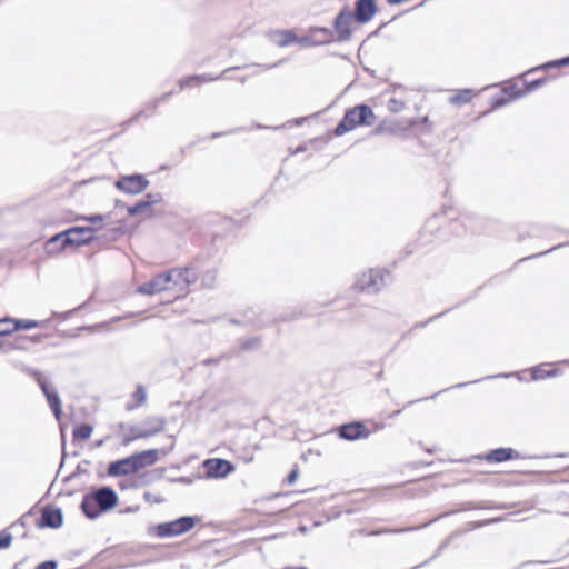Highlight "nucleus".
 <instances>
[{
  "label": "nucleus",
  "instance_id": "nucleus-1",
  "mask_svg": "<svg viewBox=\"0 0 569 569\" xmlns=\"http://www.w3.org/2000/svg\"><path fill=\"white\" fill-rule=\"evenodd\" d=\"M375 120L372 110L366 104H359L348 110L335 129L336 136H342L361 124L371 126Z\"/></svg>",
  "mask_w": 569,
  "mask_h": 569
},
{
  "label": "nucleus",
  "instance_id": "nucleus-2",
  "mask_svg": "<svg viewBox=\"0 0 569 569\" xmlns=\"http://www.w3.org/2000/svg\"><path fill=\"white\" fill-rule=\"evenodd\" d=\"M94 228L92 227H73L60 232L49 239L47 242L48 250L53 251L52 246L61 241V248L67 246H81L93 240Z\"/></svg>",
  "mask_w": 569,
  "mask_h": 569
},
{
  "label": "nucleus",
  "instance_id": "nucleus-3",
  "mask_svg": "<svg viewBox=\"0 0 569 569\" xmlns=\"http://www.w3.org/2000/svg\"><path fill=\"white\" fill-rule=\"evenodd\" d=\"M388 276L383 270L371 269L357 276L355 287L363 292L377 293L386 286Z\"/></svg>",
  "mask_w": 569,
  "mask_h": 569
},
{
  "label": "nucleus",
  "instance_id": "nucleus-4",
  "mask_svg": "<svg viewBox=\"0 0 569 569\" xmlns=\"http://www.w3.org/2000/svg\"><path fill=\"white\" fill-rule=\"evenodd\" d=\"M194 525V518L186 516L170 522L158 525L156 527V533L159 537H174L188 532Z\"/></svg>",
  "mask_w": 569,
  "mask_h": 569
},
{
  "label": "nucleus",
  "instance_id": "nucleus-5",
  "mask_svg": "<svg viewBox=\"0 0 569 569\" xmlns=\"http://www.w3.org/2000/svg\"><path fill=\"white\" fill-rule=\"evenodd\" d=\"M355 19L352 11L347 7L337 14L333 21L336 41L346 42L351 39Z\"/></svg>",
  "mask_w": 569,
  "mask_h": 569
},
{
  "label": "nucleus",
  "instance_id": "nucleus-6",
  "mask_svg": "<svg viewBox=\"0 0 569 569\" xmlns=\"http://www.w3.org/2000/svg\"><path fill=\"white\" fill-rule=\"evenodd\" d=\"M170 276L171 290L176 292H184L190 284L198 279V273L192 268H173L168 271Z\"/></svg>",
  "mask_w": 569,
  "mask_h": 569
},
{
  "label": "nucleus",
  "instance_id": "nucleus-7",
  "mask_svg": "<svg viewBox=\"0 0 569 569\" xmlns=\"http://www.w3.org/2000/svg\"><path fill=\"white\" fill-rule=\"evenodd\" d=\"M168 290H171L170 276L168 271L154 276L151 280L137 288V291L144 296H154Z\"/></svg>",
  "mask_w": 569,
  "mask_h": 569
},
{
  "label": "nucleus",
  "instance_id": "nucleus-8",
  "mask_svg": "<svg viewBox=\"0 0 569 569\" xmlns=\"http://www.w3.org/2000/svg\"><path fill=\"white\" fill-rule=\"evenodd\" d=\"M149 186V181L142 174L121 177L116 181V187L128 194H138Z\"/></svg>",
  "mask_w": 569,
  "mask_h": 569
},
{
  "label": "nucleus",
  "instance_id": "nucleus-9",
  "mask_svg": "<svg viewBox=\"0 0 569 569\" xmlns=\"http://www.w3.org/2000/svg\"><path fill=\"white\" fill-rule=\"evenodd\" d=\"M208 478H224L234 470V467L224 459H208L203 462Z\"/></svg>",
  "mask_w": 569,
  "mask_h": 569
},
{
  "label": "nucleus",
  "instance_id": "nucleus-10",
  "mask_svg": "<svg viewBox=\"0 0 569 569\" xmlns=\"http://www.w3.org/2000/svg\"><path fill=\"white\" fill-rule=\"evenodd\" d=\"M91 495L93 496L97 505H99V508L102 511L112 509L113 507H116L118 502L116 491L109 487H102Z\"/></svg>",
  "mask_w": 569,
  "mask_h": 569
},
{
  "label": "nucleus",
  "instance_id": "nucleus-11",
  "mask_svg": "<svg viewBox=\"0 0 569 569\" xmlns=\"http://www.w3.org/2000/svg\"><path fill=\"white\" fill-rule=\"evenodd\" d=\"M38 382L42 392L44 393L54 417L59 420L61 416V401L59 395L52 389L43 378H38Z\"/></svg>",
  "mask_w": 569,
  "mask_h": 569
},
{
  "label": "nucleus",
  "instance_id": "nucleus-12",
  "mask_svg": "<svg viewBox=\"0 0 569 569\" xmlns=\"http://www.w3.org/2000/svg\"><path fill=\"white\" fill-rule=\"evenodd\" d=\"M376 11L375 0H357L353 17L357 21L366 23L373 18Z\"/></svg>",
  "mask_w": 569,
  "mask_h": 569
},
{
  "label": "nucleus",
  "instance_id": "nucleus-13",
  "mask_svg": "<svg viewBox=\"0 0 569 569\" xmlns=\"http://www.w3.org/2000/svg\"><path fill=\"white\" fill-rule=\"evenodd\" d=\"M133 472H137V469L134 467V462L132 461L131 456H129L124 459L111 462L108 467V473L110 476H126V475H130Z\"/></svg>",
  "mask_w": 569,
  "mask_h": 569
},
{
  "label": "nucleus",
  "instance_id": "nucleus-14",
  "mask_svg": "<svg viewBox=\"0 0 569 569\" xmlns=\"http://www.w3.org/2000/svg\"><path fill=\"white\" fill-rule=\"evenodd\" d=\"M339 435L346 440H357L360 438H366L369 432L362 423L355 422L342 426L339 430Z\"/></svg>",
  "mask_w": 569,
  "mask_h": 569
},
{
  "label": "nucleus",
  "instance_id": "nucleus-15",
  "mask_svg": "<svg viewBox=\"0 0 569 569\" xmlns=\"http://www.w3.org/2000/svg\"><path fill=\"white\" fill-rule=\"evenodd\" d=\"M62 512L59 508H44L41 515V526L59 528L62 526Z\"/></svg>",
  "mask_w": 569,
  "mask_h": 569
},
{
  "label": "nucleus",
  "instance_id": "nucleus-16",
  "mask_svg": "<svg viewBox=\"0 0 569 569\" xmlns=\"http://www.w3.org/2000/svg\"><path fill=\"white\" fill-rule=\"evenodd\" d=\"M230 69H227L224 70L220 76H207V74H199V76H190V77H187L184 79H181L179 81V88L180 90H183L184 88H192V87H197V86H200L202 83H207V82H210V81H216V80H219L221 79L224 73H227Z\"/></svg>",
  "mask_w": 569,
  "mask_h": 569
},
{
  "label": "nucleus",
  "instance_id": "nucleus-17",
  "mask_svg": "<svg viewBox=\"0 0 569 569\" xmlns=\"http://www.w3.org/2000/svg\"><path fill=\"white\" fill-rule=\"evenodd\" d=\"M134 467L138 470L153 465L158 460V450L150 449L139 453L131 455Z\"/></svg>",
  "mask_w": 569,
  "mask_h": 569
},
{
  "label": "nucleus",
  "instance_id": "nucleus-18",
  "mask_svg": "<svg viewBox=\"0 0 569 569\" xmlns=\"http://www.w3.org/2000/svg\"><path fill=\"white\" fill-rule=\"evenodd\" d=\"M519 458V453L511 448H499L487 453L486 459L489 462H502Z\"/></svg>",
  "mask_w": 569,
  "mask_h": 569
},
{
  "label": "nucleus",
  "instance_id": "nucleus-19",
  "mask_svg": "<svg viewBox=\"0 0 569 569\" xmlns=\"http://www.w3.org/2000/svg\"><path fill=\"white\" fill-rule=\"evenodd\" d=\"M81 508L86 516L90 519H96L102 512L92 495H86L83 497Z\"/></svg>",
  "mask_w": 569,
  "mask_h": 569
},
{
  "label": "nucleus",
  "instance_id": "nucleus-20",
  "mask_svg": "<svg viewBox=\"0 0 569 569\" xmlns=\"http://www.w3.org/2000/svg\"><path fill=\"white\" fill-rule=\"evenodd\" d=\"M154 431L144 432L141 426L129 427L128 431L123 436V443H130L137 439H143L154 436Z\"/></svg>",
  "mask_w": 569,
  "mask_h": 569
},
{
  "label": "nucleus",
  "instance_id": "nucleus-21",
  "mask_svg": "<svg viewBox=\"0 0 569 569\" xmlns=\"http://www.w3.org/2000/svg\"><path fill=\"white\" fill-rule=\"evenodd\" d=\"M166 421L161 417H148L143 420L141 427L143 428L144 432H151L153 430L154 435L161 432L164 429Z\"/></svg>",
  "mask_w": 569,
  "mask_h": 569
},
{
  "label": "nucleus",
  "instance_id": "nucleus-22",
  "mask_svg": "<svg viewBox=\"0 0 569 569\" xmlns=\"http://www.w3.org/2000/svg\"><path fill=\"white\" fill-rule=\"evenodd\" d=\"M271 40L274 44L279 47H286L293 43L297 40V37L292 31L283 30L274 32L271 36Z\"/></svg>",
  "mask_w": 569,
  "mask_h": 569
},
{
  "label": "nucleus",
  "instance_id": "nucleus-23",
  "mask_svg": "<svg viewBox=\"0 0 569 569\" xmlns=\"http://www.w3.org/2000/svg\"><path fill=\"white\" fill-rule=\"evenodd\" d=\"M132 401L127 405L128 410H133L142 406L147 400V391L143 386L138 385L134 392L131 395Z\"/></svg>",
  "mask_w": 569,
  "mask_h": 569
},
{
  "label": "nucleus",
  "instance_id": "nucleus-24",
  "mask_svg": "<svg viewBox=\"0 0 569 569\" xmlns=\"http://www.w3.org/2000/svg\"><path fill=\"white\" fill-rule=\"evenodd\" d=\"M295 42L303 44V46H325L326 39L316 38L312 34V28H310L308 34H306L301 38L297 37V40Z\"/></svg>",
  "mask_w": 569,
  "mask_h": 569
},
{
  "label": "nucleus",
  "instance_id": "nucleus-25",
  "mask_svg": "<svg viewBox=\"0 0 569 569\" xmlns=\"http://www.w3.org/2000/svg\"><path fill=\"white\" fill-rule=\"evenodd\" d=\"M41 323L42 322L37 321V320L14 319L13 318L12 330H14V331L20 330V329L30 330L33 328L41 327Z\"/></svg>",
  "mask_w": 569,
  "mask_h": 569
},
{
  "label": "nucleus",
  "instance_id": "nucleus-26",
  "mask_svg": "<svg viewBox=\"0 0 569 569\" xmlns=\"http://www.w3.org/2000/svg\"><path fill=\"white\" fill-rule=\"evenodd\" d=\"M312 34L316 38L326 39L325 44H329V43L336 41L335 32L325 27H312Z\"/></svg>",
  "mask_w": 569,
  "mask_h": 569
},
{
  "label": "nucleus",
  "instance_id": "nucleus-27",
  "mask_svg": "<svg viewBox=\"0 0 569 569\" xmlns=\"http://www.w3.org/2000/svg\"><path fill=\"white\" fill-rule=\"evenodd\" d=\"M473 97V92L470 89H465L456 93L450 98L452 104H465L468 103Z\"/></svg>",
  "mask_w": 569,
  "mask_h": 569
},
{
  "label": "nucleus",
  "instance_id": "nucleus-28",
  "mask_svg": "<svg viewBox=\"0 0 569 569\" xmlns=\"http://www.w3.org/2000/svg\"><path fill=\"white\" fill-rule=\"evenodd\" d=\"M92 430V427L89 425H79L73 430V437L76 439L87 440L91 437Z\"/></svg>",
  "mask_w": 569,
  "mask_h": 569
},
{
  "label": "nucleus",
  "instance_id": "nucleus-29",
  "mask_svg": "<svg viewBox=\"0 0 569 569\" xmlns=\"http://www.w3.org/2000/svg\"><path fill=\"white\" fill-rule=\"evenodd\" d=\"M13 318L4 317L0 319V336H9L14 332L12 330Z\"/></svg>",
  "mask_w": 569,
  "mask_h": 569
},
{
  "label": "nucleus",
  "instance_id": "nucleus-30",
  "mask_svg": "<svg viewBox=\"0 0 569 569\" xmlns=\"http://www.w3.org/2000/svg\"><path fill=\"white\" fill-rule=\"evenodd\" d=\"M557 375L556 370H543L539 367L533 368L532 370V379L533 380H540L545 379L547 377H555Z\"/></svg>",
  "mask_w": 569,
  "mask_h": 569
},
{
  "label": "nucleus",
  "instance_id": "nucleus-31",
  "mask_svg": "<svg viewBox=\"0 0 569 569\" xmlns=\"http://www.w3.org/2000/svg\"><path fill=\"white\" fill-rule=\"evenodd\" d=\"M388 110L395 113L401 112L405 109V103L400 100H397L395 98H391L388 101Z\"/></svg>",
  "mask_w": 569,
  "mask_h": 569
},
{
  "label": "nucleus",
  "instance_id": "nucleus-32",
  "mask_svg": "<svg viewBox=\"0 0 569 569\" xmlns=\"http://www.w3.org/2000/svg\"><path fill=\"white\" fill-rule=\"evenodd\" d=\"M148 207H149V202L140 201V202L136 203L134 206L130 207L128 211L130 214L134 216V214L142 212Z\"/></svg>",
  "mask_w": 569,
  "mask_h": 569
},
{
  "label": "nucleus",
  "instance_id": "nucleus-33",
  "mask_svg": "<svg viewBox=\"0 0 569 569\" xmlns=\"http://www.w3.org/2000/svg\"><path fill=\"white\" fill-rule=\"evenodd\" d=\"M569 64V56L559 60L550 61L545 63L541 68H555Z\"/></svg>",
  "mask_w": 569,
  "mask_h": 569
},
{
  "label": "nucleus",
  "instance_id": "nucleus-34",
  "mask_svg": "<svg viewBox=\"0 0 569 569\" xmlns=\"http://www.w3.org/2000/svg\"><path fill=\"white\" fill-rule=\"evenodd\" d=\"M12 542V536L6 531L0 532V549L8 548Z\"/></svg>",
  "mask_w": 569,
  "mask_h": 569
},
{
  "label": "nucleus",
  "instance_id": "nucleus-35",
  "mask_svg": "<svg viewBox=\"0 0 569 569\" xmlns=\"http://www.w3.org/2000/svg\"><path fill=\"white\" fill-rule=\"evenodd\" d=\"M80 219L89 221L90 223H93V224L101 223L104 221V217L101 214H92L89 217H81Z\"/></svg>",
  "mask_w": 569,
  "mask_h": 569
},
{
  "label": "nucleus",
  "instance_id": "nucleus-36",
  "mask_svg": "<svg viewBox=\"0 0 569 569\" xmlns=\"http://www.w3.org/2000/svg\"><path fill=\"white\" fill-rule=\"evenodd\" d=\"M143 201L149 202V207H150L151 204L160 202L161 196L159 193H156V194L149 193L146 196V199Z\"/></svg>",
  "mask_w": 569,
  "mask_h": 569
},
{
  "label": "nucleus",
  "instance_id": "nucleus-37",
  "mask_svg": "<svg viewBox=\"0 0 569 569\" xmlns=\"http://www.w3.org/2000/svg\"><path fill=\"white\" fill-rule=\"evenodd\" d=\"M57 563L54 561H44L40 563L37 569H56Z\"/></svg>",
  "mask_w": 569,
  "mask_h": 569
},
{
  "label": "nucleus",
  "instance_id": "nucleus-38",
  "mask_svg": "<svg viewBox=\"0 0 569 569\" xmlns=\"http://www.w3.org/2000/svg\"><path fill=\"white\" fill-rule=\"evenodd\" d=\"M545 82L543 79L535 80L528 84V91H531L538 87H540Z\"/></svg>",
  "mask_w": 569,
  "mask_h": 569
},
{
  "label": "nucleus",
  "instance_id": "nucleus-39",
  "mask_svg": "<svg viewBox=\"0 0 569 569\" xmlns=\"http://www.w3.org/2000/svg\"><path fill=\"white\" fill-rule=\"evenodd\" d=\"M216 279V272L214 271H209L206 277H204V281L207 282V284H212V282L214 281Z\"/></svg>",
  "mask_w": 569,
  "mask_h": 569
},
{
  "label": "nucleus",
  "instance_id": "nucleus-40",
  "mask_svg": "<svg viewBox=\"0 0 569 569\" xmlns=\"http://www.w3.org/2000/svg\"><path fill=\"white\" fill-rule=\"evenodd\" d=\"M297 478H298V470H297V469H293V470H291V472L289 473V476H288V479H287V480H288V482H289L290 485H292V483L297 480Z\"/></svg>",
  "mask_w": 569,
  "mask_h": 569
},
{
  "label": "nucleus",
  "instance_id": "nucleus-41",
  "mask_svg": "<svg viewBox=\"0 0 569 569\" xmlns=\"http://www.w3.org/2000/svg\"><path fill=\"white\" fill-rule=\"evenodd\" d=\"M505 103H507V101H506L505 99H499V100L495 101V103H493V108L501 107V106H503Z\"/></svg>",
  "mask_w": 569,
  "mask_h": 569
},
{
  "label": "nucleus",
  "instance_id": "nucleus-42",
  "mask_svg": "<svg viewBox=\"0 0 569 569\" xmlns=\"http://www.w3.org/2000/svg\"><path fill=\"white\" fill-rule=\"evenodd\" d=\"M28 339L32 340L33 342H39L41 340V337L40 336H33V337H29Z\"/></svg>",
  "mask_w": 569,
  "mask_h": 569
},
{
  "label": "nucleus",
  "instance_id": "nucleus-43",
  "mask_svg": "<svg viewBox=\"0 0 569 569\" xmlns=\"http://www.w3.org/2000/svg\"><path fill=\"white\" fill-rule=\"evenodd\" d=\"M522 94H523V93H522V92H520V91H519V92H516V93L513 94L512 99H515V98H519V97H521Z\"/></svg>",
  "mask_w": 569,
  "mask_h": 569
},
{
  "label": "nucleus",
  "instance_id": "nucleus-44",
  "mask_svg": "<svg viewBox=\"0 0 569 569\" xmlns=\"http://www.w3.org/2000/svg\"><path fill=\"white\" fill-rule=\"evenodd\" d=\"M170 94H171V92L166 93V94L163 96V99L168 98Z\"/></svg>",
  "mask_w": 569,
  "mask_h": 569
},
{
  "label": "nucleus",
  "instance_id": "nucleus-45",
  "mask_svg": "<svg viewBox=\"0 0 569 569\" xmlns=\"http://www.w3.org/2000/svg\"><path fill=\"white\" fill-rule=\"evenodd\" d=\"M2 346H3V343H2V342H0V349L2 348Z\"/></svg>",
  "mask_w": 569,
  "mask_h": 569
}]
</instances>
